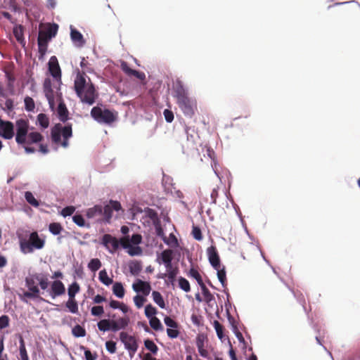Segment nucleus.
<instances>
[{"label":"nucleus","mask_w":360,"mask_h":360,"mask_svg":"<svg viewBox=\"0 0 360 360\" xmlns=\"http://www.w3.org/2000/svg\"><path fill=\"white\" fill-rule=\"evenodd\" d=\"M15 141L18 145L24 148L27 153H33L35 149L30 147L33 143H40L44 136L37 131L29 132L30 123L26 119H19L15 121Z\"/></svg>","instance_id":"nucleus-1"},{"label":"nucleus","mask_w":360,"mask_h":360,"mask_svg":"<svg viewBox=\"0 0 360 360\" xmlns=\"http://www.w3.org/2000/svg\"><path fill=\"white\" fill-rule=\"evenodd\" d=\"M74 89L83 103L91 105L98 98L94 84L84 72L78 71L74 82Z\"/></svg>","instance_id":"nucleus-2"},{"label":"nucleus","mask_w":360,"mask_h":360,"mask_svg":"<svg viewBox=\"0 0 360 360\" xmlns=\"http://www.w3.org/2000/svg\"><path fill=\"white\" fill-rule=\"evenodd\" d=\"M17 236L20 250L24 254L31 253L35 249H42L45 245V240L39 238L37 231L32 233L28 231L18 232Z\"/></svg>","instance_id":"nucleus-3"},{"label":"nucleus","mask_w":360,"mask_h":360,"mask_svg":"<svg viewBox=\"0 0 360 360\" xmlns=\"http://www.w3.org/2000/svg\"><path fill=\"white\" fill-rule=\"evenodd\" d=\"M72 136V124L63 126L58 123L51 129V138L53 143L66 148L69 146V139Z\"/></svg>","instance_id":"nucleus-4"},{"label":"nucleus","mask_w":360,"mask_h":360,"mask_svg":"<svg viewBox=\"0 0 360 360\" xmlns=\"http://www.w3.org/2000/svg\"><path fill=\"white\" fill-rule=\"evenodd\" d=\"M58 26L56 24L49 25L45 30H39L37 43L38 50L41 57H43L47 51L48 43L57 33Z\"/></svg>","instance_id":"nucleus-5"},{"label":"nucleus","mask_w":360,"mask_h":360,"mask_svg":"<svg viewBox=\"0 0 360 360\" xmlns=\"http://www.w3.org/2000/svg\"><path fill=\"white\" fill-rule=\"evenodd\" d=\"M129 323V318L127 316L122 317L117 320L102 319L98 322L97 326L99 330L105 332L112 330L117 332L120 330L125 329Z\"/></svg>","instance_id":"nucleus-6"},{"label":"nucleus","mask_w":360,"mask_h":360,"mask_svg":"<svg viewBox=\"0 0 360 360\" xmlns=\"http://www.w3.org/2000/svg\"><path fill=\"white\" fill-rule=\"evenodd\" d=\"M91 116L98 123L110 124L117 119V113L109 109H102L98 106L91 110Z\"/></svg>","instance_id":"nucleus-7"},{"label":"nucleus","mask_w":360,"mask_h":360,"mask_svg":"<svg viewBox=\"0 0 360 360\" xmlns=\"http://www.w3.org/2000/svg\"><path fill=\"white\" fill-rule=\"evenodd\" d=\"M119 336L120 341L124 345V348L128 351L130 358L132 359L139 348L137 339L135 336L131 335L124 331L121 332Z\"/></svg>","instance_id":"nucleus-8"},{"label":"nucleus","mask_w":360,"mask_h":360,"mask_svg":"<svg viewBox=\"0 0 360 360\" xmlns=\"http://www.w3.org/2000/svg\"><path fill=\"white\" fill-rule=\"evenodd\" d=\"M176 103L185 116L192 117L195 115V110H197L195 100L188 96L176 101Z\"/></svg>","instance_id":"nucleus-9"},{"label":"nucleus","mask_w":360,"mask_h":360,"mask_svg":"<svg viewBox=\"0 0 360 360\" xmlns=\"http://www.w3.org/2000/svg\"><path fill=\"white\" fill-rule=\"evenodd\" d=\"M14 135L15 134L13 123L0 118V136L4 139H11Z\"/></svg>","instance_id":"nucleus-10"},{"label":"nucleus","mask_w":360,"mask_h":360,"mask_svg":"<svg viewBox=\"0 0 360 360\" xmlns=\"http://www.w3.org/2000/svg\"><path fill=\"white\" fill-rule=\"evenodd\" d=\"M121 208V204L118 201L110 200L108 205H106L103 207V219L106 222H110V220L112 218V211H119Z\"/></svg>","instance_id":"nucleus-11"},{"label":"nucleus","mask_w":360,"mask_h":360,"mask_svg":"<svg viewBox=\"0 0 360 360\" xmlns=\"http://www.w3.org/2000/svg\"><path fill=\"white\" fill-rule=\"evenodd\" d=\"M102 244L110 252H115L119 248V240L110 234H105L102 237Z\"/></svg>","instance_id":"nucleus-12"},{"label":"nucleus","mask_w":360,"mask_h":360,"mask_svg":"<svg viewBox=\"0 0 360 360\" xmlns=\"http://www.w3.org/2000/svg\"><path fill=\"white\" fill-rule=\"evenodd\" d=\"M207 255L210 264L214 269L220 268V258L217 248L214 245L207 249Z\"/></svg>","instance_id":"nucleus-13"},{"label":"nucleus","mask_w":360,"mask_h":360,"mask_svg":"<svg viewBox=\"0 0 360 360\" xmlns=\"http://www.w3.org/2000/svg\"><path fill=\"white\" fill-rule=\"evenodd\" d=\"M49 71L57 81L61 79V70L56 56H52L49 60Z\"/></svg>","instance_id":"nucleus-14"},{"label":"nucleus","mask_w":360,"mask_h":360,"mask_svg":"<svg viewBox=\"0 0 360 360\" xmlns=\"http://www.w3.org/2000/svg\"><path fill=\"white\" fill-rule=\"evenodd\" d=\"M65 288L62 281L56 280L52 282L49 295L52 298H56L65 294Z\"/></svg>","instance_id":"nucleus-15"},{"label":"nucleus","mask_w":360,"mask_h":360,"mask_svg":"<svg viewBox=\"0 0 360 360\" xmlns=\"http://www.w3.org/2000/svg\"><path fill=\"white\" fill-rule=\"evenodd\" d=\"M133 290L136 292H141L144 296H148L151 290V286L148 282L140 279L132 285Z\"/></svg>","instance_id":"nucleus-16"},{"label":"nucleus","mask_w":360,"mask_h":360,"mask_svg":"<svg viewBox=\"0 0 360 360\" xmlns=\"http://www.w3.org/2000/svg\"><path fill=\"white\" fill-rule=\"evenodd\" d=\"M121 70L128 76L129 77H135L141 80L145 79L146 75L143 72L137 71L136 70L131 69L128 63L125 61H122L120 64Z\"/></svg>","instance_id":"nucleus-17"},{"label":"nucleus","mask_w":360,"mask_h":360,"mask_svg":"<svg viewBox=\"0 0 360 360\" xmlns=\"http://www.w3.org/2000/svg\"><path fill=\"white\" fill-rule=\"evenodd\" d=\"M174 96L176 98V101H180L184 98L188 97V93L185 89L182 82L177 80L174 86Z\"/></svg>","instance_id":"nucleus-18"},{"label":"nucleus","mask_w":360,"mask_h":360,"mask_svg":"<svg viewBox=\"0 0 360 360\" xmlns=\"http://www.w3.org/2000/svg\"><path fill=\"white\" fill-rule=\"evenodd\" d=\"M205 338L203 335H198L196 338V346L198 352L202 357L210 359L208 351L205 349Z\"/></svg>","instance_id":"nucleus-19"},{"label":"nucleus","mask_w":360,"mask_h":360,"mask_svg":"<svg viewBox=\"0 0 360 360\" xmlns=\"http://www.w3.org/2000/svg\"><path fill=\"white\" fill-rule=\"evenodd\" d=\"M70 37L72 41L77 46L82 47L84 45L85 40L82 34L77 30L71 28Z\"/></svg>","instance_id":"nucleus-20"},{"label":"nucleus","mask_w":360,"mask_h":360,"mask_svg":"<svg viewBox=\"0 0 360 360\" xmlns=\"http://www.w3.org/2000/svg\"><path fill=\"white\" fill-rule=\"evenodd\" d=\"M19 360H30L29 356L26 349L25 343L22 336H20L19 340Z\"/></svg>","instance_id":"nucleus-21"},{"label":"nucleus","mask_w":360,"mask_h":360,"mask_svg":"<svg viewBox=\"0 0 360 360\" xmlns=\"http://www.w3.org/2000/svg\"><path fill=\"white\" fill-rule=\"evenodd\" d=\"M130 273L134 276H137L142 270L141 262L137 260L131 261L129 263Z\"/></svg>","instance_id":"nucleus-22"},{"label":"nucleus","mask_w":360,"mask_h":360,"mask_svg":"<svg viewBox=\"0 0 360 360\" xmlns=\"http://www.w3.org/2000/svg\"><path fill=\"white\" fill-rule=\"evenodd\" d=\"M102 214L103 207L100 205H96L93 207L89 208L86 215L88 218L91 219L97 216H101Z\"/></svg>","instance_id":"nucleus-23"},{"label":"nucleus","mask_w":360,"mask_h":360,"mask_svg":"<svg viewBox=\"0 0 360 360\" xmlns=\"http://www.w3.org/2000/svg\"><path fill=\"white\" fill-rule=\"evenodd\" d=\"M58 115L59 120L65 122L68 119V110L63 103H60L58 106Z\"/></svg>","instance_id":"nucleus-24"},{"label":"nucleus","mask_w":360,"mask_h":360,"mask_svg":"<svg viewBox=\"0 0 360 360\" xmlns=\"http://www.w3.org/2000/svg\"><path fill=\"white\" fill-rule=\"evenodd\" d=\"M36 282L37 280L35 278V274H33L30 277H27L25 279L26 286L28 288L29 290L34 292H39V289L36 285Z\"/></svg>","instance_id":"nucleus-25"},{"label":"nucleus","mask_w":360,"mask_h":360,"mask_svg":"<svg viewBox=\"0 0 360 360\" xmlns=\"http://www.w3.org/2000/svg\"><path fill=\"white\" fill-rule=\"evenodd\" d=\"M160 259L164 264L172 262L173 251L170 249L163 250L160 255Z\"/></svg>","instance_id":"nucleus-26"},{"label":"nucleus","mask_w":360,"mask_h":360,"mask_svg":"<svg viewBox=\"0 0 360 360\" xmlns=\"http://www.w3.org/2000/svg\"><path fill=\"white\" fill-rule=\"evenodd\" d=\"M152 297L153 299V301L161 308L165 309V302L164 301V299L158 291H153L152 292Z\"/></svg>","instance_id":"nucleus-27"},{"label":"nucleus","mask_w":360,"mask_h":360,"mask_svg":"<svg viewBox=\"0 0 360 360\" xmlns=\"http://www.w3.org/2000/svg\"><path fill=\"white\" fill-rule=\"evenodd\" d=\"M112 292L115 296L122 298L124 295V288L121 283L116 282L112 287Z\"/></svg>","instance_id":"nucleus-28"},{"label":"nucleus","mask_w":360,"mask_h":360,"mask_svg":"<svg viewBox=\"0 0 360 360\" xmlns=\"http://www.w3.org/2000/svg\"><path fill=\"white\" fill-rule=\"evenodd\" d=\"M98 278L105 285H110L113 282L112 279L108 276L105 269H103L99 272Z\"/></svg>","instance_id":"nucleus-29"},{"label":"nucleus","mask_w":360,"mask_h":360,"mask_svg":"<svg viewBox=\"0 0 360 360\" xmlns=\"http://www.w3.org/2000/svg\"><path fill=\"white\" fill-rule=\"evenodd\" d=\"M35 278L37 281L39 283V285H40V288L42 290L47 289L49 286V280L46 276L35 274Z\"/></svg>","instance_id":"nucleus-30"},{"label":"nucleus","mask_w":360,"mask_h":360,"mask_svg":"<svg viewBox=\"0 0 360 360\" xmlns=\"http://www.w3.org/2000/svg\"><path fill=\"white\" fill-rule=\"evenodd\" d=\"M20 299L23 302H27V298L35 299L39 298V292H34L32 291H25L22 295H19Z\"/></svg>","instance_id":"nucleus-31"},{"label":"nucleus","mask_w":360,"mask_h":360,"mask_svg":"<svg viewBox=\"0 0 360 360\" xmlns=\"http://www.w3.org/2000/svg\"><path fill=\"white\" fill-rule=\"evenodd\" d=\"M37 122L44 129H46L49 125V118L46 114L40 113L37 115Z\"/></svg>","instance_id":"nucleus-32"},{"label":"nucleus","mask_w":360,"mask_h":360,"mask_svg":"<svg viewBox=\"0 0 360 360\" xmlns=\"http://www.w3.org/2000/svg\"><path fill=\"white\" fill-rule=\"evenodd\" d=\"M13 34L18 42L22 43L24 41L23 27L22 25H18L13 28Z\"/></svg>","instance_id":"nucleus-33"},{"label":"nucleus","mask_w":360,"mask_h":360,"mask_svg":"<svg viewBox=\"0 0 360 360\" xmlns=\"http://www.w3.org/2000/svg\"><path fill=\"white\" fill-rule=\"evenodd\" d=\"M49 230L53 235H58L63 231V226L60 223L53 222L49 224Z\"/></svg>","instance_id":"nucleus-34"},{"label":"nucleus","mask_w":360,"mask_h":360,"mask_svg":"<svg viewBox=\"0 0 360 360\" xmlns=\"http://www.w3.org/2000/svg\"><path fill=\"white\" fill-rule=\"evenodd\" d=\"M80 290L79 285L77 282L72 283L69 287H68V296L69 298L75 299V295L79 292Z\"/></svg>","instance_id":"nucleus-35"},{"label":"nucleus","mask_w":360,"mask_h":360,"mask_svg":"<svg viewBox=\"0 0 360 360\" xmlns=\"http://www.w3.org/2000/svg\"><path fill=\"white\" fill-rule=\"evenodd\" d=\"M66 307L71 313L76 314L78 312V304L75 299L69 298L66 302Z\"/></svg>","instance_id":"nucleus-36"},{"label":"nucleus","mask_w":360,"mask_h":360,"mask_svg":"<svg viewBox=\"0 0 360 360\" xmlns=\"http://www.w3.org/2000/svg\"><path fill=\"white\" fill-rule=\"evenodd\" d=\"M72 335L76 338L84 337L86 334L85 329L80 325H76L72 329Z\"/></svg>","instance_id":"nucleus-37"},{"label":"nucleus","mask_w":360,"mask_h":360,"mask_svg":"<svg viewBox=\"0 0 360 360\" xmlns=\"http://www.w3.org/2000/svg\"><path fill=\"white\" fill-rule=\"evenodd\" d=\"M178 273H179L178 268L174 267V270H171L169 272H167V274H164L162 276H158V278H163L167 276L168 278V279L169 280V281L172 283H173Z\"/></svg>","instance_id":"nucleus-38"},{"label":"nucleus","mask_w":360,"mask_h":360,"mask_svg":"<svg viewBox=\"0 0 360 360\" xmlns=\"http://www.w3.org/2000/svg\"><path fill=\"white\" fill-rule=\"evenodd\" d=\"M144 345L147 349L155 354L158 351V346L151 340L146 339L144 340Z\"/></svg>","instance_id":"nucleus-39"},{"label":"nucleus","mask_w":360,"mask_h":360,"mask_svg":"<svg viewBox=\"0 0 360 360\" xmlns=\"http://www.w3.org/2000/svg\"><path fill=\"white\" fill-rule=\"evenodd\" d=\"M101 262L97 258L91 259L89 263L88 264V268L91 271H94V272L98 271L101 268Z\"/></svg>","instance_id":"nucleus-40"},{"label":"nucleus","mask_w":360,"mask_h":360,"mask_svg":"<svg viewBox=\"0 0 360 360\" xmlns=\"http://www.w3.org/2000/svg\"><path fill=\"white\" fill-rule=\"evenodd\" d=\"M25 198L28 203L31 205L37 207L39 205V203L37 199L34 197L33 194L30 191H26L25 193Z\"/></svg>","instance_id":"nucleus-41"},{"label":"nucleus","mask_w":360,"mask_h":360,"mask_svg":"<svg viewBox=\"0 0 360 360\" xmlns=\"http://www.w3.org/2000/svg\"><path fill=\"white\" fill-rule=\"evenodd\" d=\"M163 241L167 245H171L173 247H177L179 245L178 240H177L176 237L173 233H171L169 235V238H167L166 236H164Z\"/></svg>","instance_id":"nucleus-42"},{"label":"nucleus","mask_w":360,"mask_h":360,"mask_svg":"<svg viewBox=\"0 0 360 360\" xmlns=\"http://www.w3.org/2000/svg\"><path fill=\"white\" fill-rule=\"evenodd\" d=\"M179 286L181 290L186 292L191 290V286L188 281L184 277H180L179 278Z\"/></svg>","instance_id":"nucleus-43"},{"label":"nucleus","mask_w":360,"mask_h":360,"mask_svg":"<svg viewBox=\"0 0 360 360\" xmlns=\"http://www.w3.org/2000/svg\"><path fill=\"white\" fill-rule=\"evenodd\" d=\"M213 326L216 330L217 337L219 339L222 340L224 338V327L217 320L214 321Z\"/></svg>","instance_id":"nucleus-44"},{"label":"nucleus","mask_w":360,"mask_h":360,"mask_svg":"<svg viewBox=\"0 0 360 360\" xmlns=\"http://www.w3.org/2000/svg\"><path fill=\"white\" fill-rule=\"evenodd\" d=\"M24 103L25 108L27 111L31 112L34 110L35 104L34 100L31 97L26 96L24 99Z\"/></svg>","instance_id":"nucleus-45"},{"label":"nucleus","mask_w":360,"mask_h":360,"mask_svg":"<svg viewBox=\"0 0 360 360\" xmlns=\"http://www.w3.org/2000/svg\"><path fill=\"white\" fill-rule=\"evenodd\" d=\"M157 314V309L152 304H147L145 307V315L147 318L150 319L154 317Z\"/></svg>","instance_id":"nucleus-46"},{"label":"nucleus","mask_w":360,"mask_h":360,"mask_svg":"<svg viewBox=\"0 0 360 360\" xmlns=\"http://www.w3.org/2000/svg\"><path fill=\"white\" fill-rule=\"evenodd\" d=\"M149 323L151 328L155 330H159L162 328L160 321L155 316L150 318Z\"/></svg>","instance_id":"nucleus-47"},{"label":"nucleus","mask_w":360,"mask_h":360,"mask_svg":"<svg viewBox=\"0 0 360 360\" xmlns=\"http://www.w3.org/2000/svg\"><path fill=\"white\" fill-rule=\"evenodd\" d=\"M142 249L138 245H131L128 249V254L131 256L141 255L142 254Z\"/></svg>","instance_id":"nucleus-48"},{"label":"nucleus","mask_w":360,"mask_h":360,"mask_svg":"<svg viewBox=\"0 0 360 360\" xmlns=\"http://www.w3.org/2000/svg\"><path fill=\"white\" fill-rule=\"evenodd\" d=\"M216 270L217 271V277L219 281L222 284V285L224 286L226 285V271L224 267H223L222 269H220V268H219Z\"/></svg>","instance_id":"nucleus-49"},{"label":"nucleus","mask_w":360,"mask_h":360,"mask_svg":"<svg viewBox=\"0 0 360 360\" xmlns=\"http://www.w3.org/2000/svg\"><path fill=\"white\" fill-rule=\"evenodd\" d=\"M134 302L137 308L140 309L146 302V299L141 295H137L134 297Z\"/></svg>","instance_id":"nucleus-50"},{"label":"nucleus","mask_w":360,"mask_h":360,"mask_svg":"<svg viewBox=\"0 0 360 360\" xmlns=\"http://www.w3.org/2000/svg\"><path fill=\"white\" fill-rule=\"evenodd\" d=\"M192 236L195 240L198 241H200L202 239V232L198 226H193Z\"/></svg>","instance_id":"nucleus-51"},{"label":"nucleus","mask_w":360,"mask_h":360,"mask_svg":"<svg viewBox=\"0 0 360 360\" xmlns=\"http://www.w3.org/2000/svg\"><path fill=\"white\" fill-rule=\"evenodd\" d=\"M188 274L190 276L194 278L198 284L203 281L202 279V277H201L200 274H199V272L198 271V270H196L194 268H191L190 269Z\"/></svg>","instance_id":"nucleus-52"},{"label":"nucleus","mask_w":360,"mask_h":360,"mask_svg":"<svg viewBox=\"0 0 360 360\" xmlns=\"http://www.w3.org/2000/svg\"><path fill=\"white\" fill-rule=\"evenodd\" d=\"M75 211L74 206H67L61 210V215L64 217L71 216Z\"/></svg>","instance_id":"nucleus-53"},{"label":"nucleus","mask_w":360,"mask_h":360,"mask_svg":"<svg viewBox=\"0 0 360 360\" xmlns=\"http://www.w3.org/2000/svg\"><path fill=\"white\" fill-rule=\"evenodd\" d=\"M10 319L7 315L0 316V330L7 328L9 326Z\"/></svg>","instance_id":"nucleus-54"},{"label":"nucleus","mask_w":360,"mask_h":360,"mask_svg":"<svg viewBox=\"0 0 360 360\" xmlns=\"http://www.w3.org/2000/svg\"><path fill=\"white\" fill-rule=\"evenodd\" d=\"M73 221L79 226L84 227L85 226V221L81 214H75L72 217Z\"/></svg>","instance_id":"nucleus-55"},{"label":"nucleus","mask_w":360,"mask_h":360,"mask_svg":"<svg viewBox=\"0 0 360 360\" xmlns=\"http://www.w3.org/2000/svg\"><path fill=\"white\" fill-rule=\"evenodd\" d=\"M105 348L110 354L116 352V342L112 340L107 341L105 342Z\"/></svg>","instance_id":"nucleus-56"},{"label":"nucleus","mask_w":360,"mask_h":360,"mask_svg":"<svg viewBox=\"0 0 360 360\" xmlns=\"http://www.w3.org/2000/svg\"><path fill=\"white\" fill-rule=\"evenodd\" d=\"M164 322L168 327L173 328H176L178 327V323L169 316H165L164 319Z\"/></svg>","instance_id":"nucleus-57"},{"label":"nucleus","mask_w":360,"mask_h":360,"mask_svg":"<svg viewBox=\"0 0 360 360\" xmlns=\"http://www.w3.org/2000/svg\"><path fill=\"white\" fill-rule=\"evenodd\" d=\"M82 348L84 350V356L86 360H96L97 358L96 353L92 354L89 349H85L84 346H82Z\"/></svg>","instance_id":"nucleus-58"},{"label":"nucleus","mask_w":360,"mask_h":360,"mask_svg":"<svg viewBox=\"0 0 360 360\" xmlns=\"http://www.w3.org/2000/svg\"><path fill=\"white\" fill-rule=\"evenodd\" d=\"M195 131L194 127H188L187 125L185 126V132L187 135V140L188 141H194V137L193 135V132Z\"/></svg>","instance_id":"nucleus-59"},{"label":"nucleus","mask_w":360,"mask_h":360,"mask_svg":"<svg viewBox=\"0 0 360 360\" xmlns=\"http://www.w3.org/2000/svg\"><path fill=\"white\" fill-rule=\"evenodd\" d=\"M104 310L102 306H95L91 309V313L93 316H101Z\"/></svg>","instance_id":"nucleus-60"},{"label":"nucleus","mask_w":360,"mask_h":360,"mask_svg":"<svg viewBox=\"0 0 360 360\" xmlns=\"http://www.w3.org/2000/svg\"><path fill=\"white\" fill-rule=\"evenodd\" d=\"M165 119L167 122H172L174 120L173 112L170 110L165 109L163 112Z\"/></svg>","instance_id":"nucleus-61"},{"label":"nucleus","mask_w":360,"mask_h":360,"mask_svg":"<svg viewBox=\"0 0 360 360\" xmlns=\"http://www.w3.org/2000/svg\"><path fill=\"white\" fill-rule=\"evenodd\" d=\"M129 240H130L131 243H132L133 245H138L139 244H140L141 243L142 236L139 233H136V234L132 235L131 239H129Z\"/></svg>","instance_id":"nucleus-62"},{"label":"nucleus","mask_w":360,"mask_h":360,"mask_svg":"<svg viewBox=\"0 0 360 360\" xmlns=\"http://www.w3.org/2000/svg\"><path fill=\"white\" fill-rule=\"evenodd\" d=\"M130 243V240L128 237H122L119 240V245L120 244L125 249H129L131 246Z\"/></svg>","instance_id":"nucleus-63"},{"label":"nucleus","mask_w":360,"mask_h":360,"mask_svg":"<svg viewBox=\"0 0 360 360\" xmlns=\"http://www.w3.org/2000/svg\"><path fill=\"white\" fill-rule=\"evenodd\" d=\"M167 334L170 338H176L179 335V331L176 330V328H167Z\"/></svg>","instance_id":"nucleus-64"}]
</instances>
